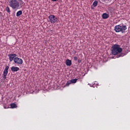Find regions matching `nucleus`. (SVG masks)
<instances>
[{
	"label": "nucleus",
	"mask_w": 130,
	"mask_h": 130,
	"mask_svg": "<svg viewBox=\"0 0 130 130\" xmlns=\"http://www.w3.org/2000/svg\"><path fill=\"white\" fill-rule=\"evenodd\" d=\"M9 6L13 10H20L21 9V5L17 0H11L9 2Z\"/></svg>",
	"instance_id": "f257e3e1"
},
{
	"label": "nucleus",
	"mask_w": 130,
	"mask_h": 130,
	"mask_svg": "<svg viewBox=\"0 0 130 130\" xmlns=\"http://www.w3.org/2000/svg\"><path fill=\"white\" fill-rule=\"evenodd\" d=\"M112 54L113 55H117L122 52V48H120V46L115 44L112 47Z\"/></svg>",
	"instance_id": "f03ea898"
},
{
	"label": "nucleus",
	"mask_w": 130,
	"mask_h": 130,
	"mask_svg": "<svg viewBox=\"0 0 130 130\" xmlns=\"http://www.w3.org/2000/svg\"><path fill=\"white\" fill-rule=\"evenodd\" d=\"M127 28L126 27V25H116L114 28V30L115 32H117V33L119 32H121V33H125V30H126Z\"/></svg>",
	"instance_id": "7ed1b4c3"
},
{
	"label": "nucleus",
	"mask_w": 130,
	"mask_h": 130,
	"mask_svg": "<svg viewBox=\"0 0 130 130\" xmlns=\"http://www.w3.org/2000/svg\"><path fill=\"white\" fill-rule=\"evenodd\" d=\"M48 19H49L50 22L51 23V24H54L58 22V19H57L56 17L53 15H49Z\"/></svg>",
	"instance_id": "20e7f679"
},
{
	"label": "nucleus",
	"mask_w": 130,
	"mask_h": 130,
	"mask_svg": "<svg viewBox=\"0 0 130 130\" xmlns=\"http://www.w3.org/2000/svg\"><path fill=\"white\" fill-rule=\"evenodd\" d=\"M9 66H6L3 72V79L6 80L7 79V76H8V73H9Z\"/></svg>",
	"instance_id": "39448f33"
},
{
	"label": "nucleus",
	"mask_w": 130,
	"mask_h": 130,
	"mask_svg": "<svg viewBox=\"0 0 130 130\" xmlns=\"http://www.w3.org/2000/svg\"><path fill=\"white\" fill-rule=\"evenodd\" d=\"M14 62L16 64H23V59L19 58V57H15L14 58Z\"/></svg>",
	"instance_id": "423d86ee"
},
{
	"label": "nucleus",
	"mask_w": 130,
	"mask_h": 130,
	"mask_svg": "<svg viewBox=\"0 0 130 130\" xmlns=\"http://www.w3.org/2000/svg\"><path fill=\"white\" fill-rule=\"evenodd\" d=\"M8 56L10 61H13V60L14 61L15 58L17 57V54H10L8 55Z\"/></svg>",
	"instance_id": "0eeeda50"
},
{
	"label": "nucleus",
	"mask_w": 130,
	"mask_h": 130,
	"mask_svg": "<svg viewBox=\"0 0 130 130\" xmlns=\"http://www.w3.org/2000/svg\"><path fill=\"white\" fill-rule=\"evenodd\" d=\"M11 70L12 72H18V71H20V68L17 67L13 66L11 67Z\"/></svg>",
	"instance_id": "6e6552de"
},
{
	"label": "nucleus",
	"mask_w": 130,
	"mask_h": 130,
	"mask_svg": "<svg viewBox=\"0 0 130 130\" xmlns=\"http://www.w3.org/2000/svg\"><path fill=\"white\" fill-rule=\"evenodd\" d=\"M66 66L70 67V66H72V60L67 59L66 61Z\"/></svg>",
	"instance_id": "1a4fd4ad"
},
{
	"label": "nucleus",
	"mask_w": 130,
	"mask_h": 130,
	"mask_svg": "<svg viewBox=\"0 0 130 130\" xmlns=\"http://www.w3.org/2000/svg\"><path fill=\"white\" fill-rule=\"evenodd\" d=\"M109 17V14L107 13H103L102 15L103 19H108Z\"/></svg>",
	"instance_id": "9d476101"
},
{
	"label": "nucleus",
	"mask_w": 130,
	"mask_h": 130,
	"mask_svg": "<svg viewBox=\"0 0 130 130\" xmlns=\"http://www.w3.org/2000/svg\"><path fill=\"white\" fill-rule=\"evenodd\" d=\"M22 14L23 12L21 10L19 11L16 13V17H20V16H21V15H22Z\"/></svg>",
	"instance_id": "9b49d317"
},
{
	"label": "nucleus",
	"mask_w": 130,
	"mask_h": 130,
	"mask_svg": "<svg viewBox=\"0 0 130 130\" xmlns=\"http://www.w3.org/2000/svg\"><path fill=\"white\" fill-rule=\"evenodd\" d=\"M19 2H20V8H23L25 6V3L22 0H18Z\"/></svg>",
	"instance_id": "f8f14e48"
},
{
	"label": "nucleus",
	"mask_w": 130,
	"mask_h": 130,
	"mask_svg": "<svg viewBox=\"0 0 130 130\" xmlns=\"http://www.w3.org/2000/svg\"><path fill=\"white\" fill-rule=\"evenodd\" d=\"M78 81V79H74L70 80V82H71V84H76L77 83V81Z\"/></svg>",
	"instance_id": "ddd939ff"
},
{
	"label": "nucleus",
	"mask_w": 130,
	"mask_h": 130,
	"mask_svg": "<svg viewBox=\"0 0 130 130\" xmlns=\"http://www.w3.org/2000/svg\"><path fill=\"white\" fill-rule=\"evenodd\" d=\"M10 106L12 108H17V105L15 103H12L10 105Z\"/></svg>",
	"instance_id": "4468645a"
},
{
	"label": "nucleus",
	"mask_w": 130,
	"mask_h": 130,
	"mask_svg": "<svg viewBox=\"0 0 130 130\" xmlns=\"http://www.w3.org/2000/svg\"><path fill=\"white\" fill-rule=\"evenodd\" d=\"M6 11L7 12V13H8L9 14H10L11 10H10V7H9L8 6H7L6 8Z\"/></svg>",
	"instance_id": "2eb2a0df"
},
{
	"label": "nucleus",
	"mask_w": 130,
	"mask_h": 130,
	"mask_svg": "<svg viewBox=\"0 0 130 130\" xmlns=\"http://www.w3.org/2000/svg\"><path fill=\"white\" fill-rule=\"evenodd\" d=\"M71 84H72V82H71V80H69L66 83V86L69 87Z\"/></svg>",
	"instance_id": "dca6fc26"
},
{
	"label": "nucleus",
	"mask_w": 130,
	"mask_h": 130,
	"mask_svg": "<svg viewBox=\"0 0 130 130\" xmlns=\"http://www.w3.org/2000/svg\"><path fill=\"white\" fill-rule=\"evenodd\" d=\"M97 5H98V1H94L93 3L92 6L95 7H97Z\"/></svg>",
	"instance_id": "f3484780"
},
{
	"label": "nucleus",
	"mask_w": 130,
	"mask_h": 130,
	"mask_svg": "<svg viewBox=\"0 0 130 130\" xmlns=\"http://www.w3.org/2000/svg\"><path fill=\"white\" fill-rule=\"evenodd\" d=\"M74 60H75V61L78 60V57L75 56V57H74Z\"/></svg>",
	"instance_id": "a211bd4d"
},
{
	"label": "nucleus",
	"mask_w": 130,
	"mask_h": 130,
	"mask_svg": "<svg viewBox=\"0 0 130 130\" xmlns=\"http://www.w3.org/2000/svg\"><path fill=\"white\" fill-rule=\"evenodd\" d=\"M52 2H57L58 0H51Z\"/></svg>",
	"instance_id": "6ab92c4d"
},
{
	"label": "nucleus",
	"mask_w": 130,
	"mask_h": 130,
	"mask_svg": "<svg viewBox=\"0 0 130 130\" xmlns=\"http://www.w3.org/2000/svg\"><path fill=\"white\" fill-rule=\"evenodd\" d=\"M78 62H81V60H78Z\"/></svg>",
	"instance_id": "aec40b11"
},
{
	"label": "nucleus",
	"mask_w": 130,
	"mask_h": 130,
	"mask_svg": "<svg viewBox=\"0 0 130 130\" xmlns=\"http://www.w3.org/2000/svg\"><path fill=\"white\" fill-rule=\"evenodd\" d=\"M120 56H121V55H120L119 56V57H120Z\"/></svg>",
	"instance_id": "412c9836"
},
{
	"label": "nucleus",
	"mask_w": 130,
	"mask_h": 130,
	"mask_svg": "<svg viewBox=\"0 0 130 130\" xmlns=\"http://www.w3.org/2000/svg\"><path fill=\"white\" fill-rule=\"evenodd\" d=\"M91 10H93V8H91Z\"/></svg>",
	"instance_id": "4be33fe9"
}]
</instances>
